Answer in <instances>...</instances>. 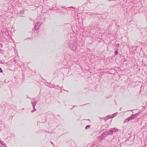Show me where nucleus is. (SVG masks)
<instances>
[{"mask_svg":"<svg viewBox=\"0 0 147 147\" xmlns=\"http://www.w3.org/2000/svg\"><path fill=\"white\" fill-rule=\"evenodd\" d=\"M107 132H104L102 134L99 136L97 137L98 140L101 141L105 139L106 137L107 136V134L106 133Z\"/></svg>","mask_w":147,"mask_h":147,"instance_id":"1","label":"nucleus"},{"mask_svg":"<svg viewBox=\"0 0 147 147\" xmlns=\"http://www.w3.org/2000/svg\"><path fill=\"white\" fill-rule=\"evenodd\" d=\"M42 24L40 22H38L35 25L34 28L36 30H38L40 28V26Z\"/></svg>","mask_w":147,"mask_h":147,"instance_id":"2","label":"nucleus"},{"mask_svg":"<svg viewBox=\"0 0 147 147\" xmlns=\"http://www.w3.org/2000/svg\"><path fill=\"white\" fill-rule=\"evenodd\" d=\"M0 147H7L4 142L0 140Z\"/></svg>","mask_w":147,"mask_h":147,"instance_id":"3","label":"nucleus"},{"mask_svg":"<svg viewBox=\"0 0 147 147\" xmlns=\"http://www.w3.org/2000/svg\"><path fill=\"white\" fill-rule=\"evenodd\" d=\"M111 117L110 116V115L107 116L105 117H103L102 118V119H104V120H105V121H106V120H107L109 119H111Z\"/></svg>","mask_w":147,"mask_h":147,"instance_id":"4","label":"nucleus"},{"mask_svg":"<svg viewBox=\"0 0 147 147\" xmlns=\"http://www.w3.org/2000/svg\"><path fill=\"white\" fill-rule=\"evenodd\" d=\"M133 116V115H131L130 117L127 118L129 121H130L132 119L134 118Z\"/></svg>","mask_w":147,"mask_h":147,"instance_id":"5","label":"nucleus"},{"mask_svg":"<svg viewBox=\"0 0 147 147\" xmlns=\"http://www.w3.org/2000/svg\"><path fill=\"white\" fill-rule=\"evenodd\" d=\"M111 129H112L113 130V132H117L118 131H119V129H117V128H111Z\"/></svg>","mask_w":147,"mask_h":147,"instance_id":"6","label":"nucleus"},{"mask_svg":"<svg viewBox=\"0 0 147 147\" xmlns=\"http://www.w3.org/2000/svg\"><path fill=\"white\" fill-rule=\"evenodd\" d=\"M117 114H118V113L117 112L116 113H115L112 114L111 115H110V116L111 117V118H114L115 117V116H116L117 115Z\"/></svg>","mask_w":147,"mask_h":147,"instance_id":"7","label":"nucleus"},{"mask_svg":"<svg viewBox=\"0 0 147 147\" xmlns=\"http://www.w3.org/2000/svg\"><path fill=\"white\" fill-rule=\"evenodd\" d=\"M139 113H136L135 114H132V115H133V116L134 118L135 117H136L138 116V115H139Z\"/></svg>","mask_w":147,"mask_h":147,"instance_id":"8","label":"nucleus"},{"mask_svg":"<svg viewBox=\"0 0 147 147\" xmlns=\"http://www.w3.org/2000/svg\"><path fill=\"white\" fill-rule=\"evenodd\" d=\"M32 106L33 107V109H35V106L36 105V103L35 102H33L32 103Z\"/></svg>","mask_w":147,"mask_h":147,"instance_id":"9","label":"nucleus"},{"mask_svg":"<svg viewBox=\"0 0 147 147\" xmlns=\"http://www.w3.org/2000/svg\"><path fill=\"white\" fill-rule=\"evenodd\" d=\"M129 122V121H128V120L127 118V119H125L124 120V121H123V123H126L127 122Z\"/></svg>","mask_w":147,"mask_h":147,"instance_id":"10","label":"nucleus"},{"mask_svg":"<svg viewBox=\"0 0 147 147\" xmlns=\"http://www.w3.org/2000/svg\"><path fill=\"white\" fill-rule=\"evenodd\" d=\"M90 127V125H87L86 126L85 128L86 129H87L89 128Z\"/></svg>","mask_w":147,"mask_h":147,"instance_id":"11","label":"nucleus"},{"mask_svg":"<svg viewBox=\"0 0 147 147\" xmlns=\"http://www.w3.org/2000/svg\"><path fill=\"white\" fill-rule=\"evenodd\" d=\"M111 129V130L109 131L110 134H112L113 133V130L112 129Z\"/></svg>","mask_w":147,"mask_h":147,"instance_id":"12","label":"nucleus"},{"mask_svg":"<svg viewBox=\"0 0 147 147\" xmlns=\"http://www.w3.org/2000/svg\"><path fill=\"white\" fill-rule=\"evenodd\" d=\"M115 55H117L118 54V51L116 50L115 52Z\"/></svg>","mask_w":147,"mask_h":147,"instance_id":"13","label":"nucleus"},{"mask_svg":"<svg viewBox=\"0 0 147 147\" xmlns=\"http://www.w3.org/2000/svg\"><path fill=\"white\" fill-rule=\"evenodd\" d=\"M3 72V70H2L1 68L0 67V72L1 73H2Z\"/></svg>","mask_w":147,"mask_h":147,"instance_id":"14","label":"nucleus"},{"mask_svg":"<svg viewBox=\"0 0 147 147\" xmlns=\"http://www.w3.org/2000/svg\"><path fill=\"white\" fill-rule=\"evenodd\" d=\"M35 111V109H33V110H32V111H31V112H34V111Z\"/></svg>","mask_w":147,"mask_h":147,"instance_id":"15","label":"nucleus"},{"mask_svg":"<svg viewBox=\"0 0 147 147\" xmlns=\"http://www.w3.org/2000/svg\"><path fill=\"white\" fill-rule=\"evenodd\" d=\"M24 11H21L20 13H24Z\"/></svg>","mask_w":147,"mask_h":147,"instance_id":"16","label":"nucleus"},{"mask_svg":"<svg viewBox=\"0 0 147 147\" xmlns=\"http://www.w3.org/2000/svg\"><path fill=\"white\" fill-rule=\"evenodd\" d=\"M26 98H30L29 97V96H27V97H26Z\"/></svg>","mask_w":147,"mask_h":147,"instance_id":"17","label":"nucleus"},{"mask_svg":"<svg viewBox=\"0 0 147 147\" xmlns=\"http://www.w3.org/2000/svg\"><path fill=\"white\" fill-rule=\"evenodd\" d=\"M26 39H27V40H28V39H29V38H26Z\"/></svg>","mask_w":147,"mask_h":147,"instance_id":"18","label":"nucleus"},{"mask_svg":"<svg viewBox=\"0 0 147 147\" xmlns=\"http://www.w3.org/2000/svg\"><path fill=\"white\" fill-rule=\"evenodd\" d=\"M133 110H129V111H132Z\"/></svg>","mask_w":147,"mask_h":147,"instance_id":"19","label":"nucleus"},{"mask_svg":"<svg viewBox=\"0 0 147 147\" xmlns=\"http://www.w3.org/2000/svg\"><path fill=\"white\" fill-rule=\"evenodd\" d=\"M75 106H73V107L72 108H74V107H75Z\"/></svg>","mask_w":147,"mask_h":147,"instance_id":"20","label":"nucleus"},{"mask_svg":"<svg viewBox=\"0 0 147 147\" xmlns=\"http://www.w3.org/2000/svg\"><path fill=\"white\" fill-rule=\"evenodd\" d=\"M74 47L75 48H76V46H74Z\"/></svg>","mask_w":147,"mask_h":147,"instance_id":"21","label":"nucleus"},{"mask_svg":"<svg viewBox=\"0 0 147 147\" xmlns=\"http://www.w3.org/2000/svg\"><path fill=\"white\" fill-rule=\"evenodd\" d=\"M121 108H120V110H121Z\"/></svg>","mask_w":147,"mask_h":147,"instance_id":"22","label":"nucleus"}]
</instances>
